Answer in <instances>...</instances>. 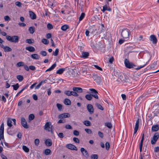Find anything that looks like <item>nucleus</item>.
I'll list each match as a JSON object with an SVG mask.
<instances>
[{"label":"nucleus","mask_w":159,"mask_h":159,"mask_svg":"<svg viewBox=\"0 0 159 159\" xmlns=\"http://www.w3.org/2000/svg\"><path fill=\"white\" fill-rule=\"evenodd\" d=\"M16 78L20 82L22 81L24 79L23 76L21 75H17Z\"/></svg>","instance_id":"obj_35"},{"label":"nucleus","mask_w":159,"mask_h":159,"mask_svg":"<svg viewBox=\"0 0 159 159\" xmlns=\"http://www.w3.org/2000/svg\"><path fill=\"white\" fill-rule=\"evenodd\" d=\"M57 106L59 110L60 111L62 109V106L61 104L59 103H57Z\"/></svg>","instance_id":"obj_51"},{"label":"nucleus","mask_w":159,"mask_h":159,"mask_svg":"<svg viewBox=\"0 0 159 159\" xmlns=\"http://www.w3.org/2000/svg\"><path fill=\"white\" fill-rule=\"evenodd\" d=\"M64 94L67 96H73L75 97H78L79 96V94L75 91H70V90H65L64 91Z\"/></svg>","instance_id":"obj_2"},{"label":"nucleus","mask_w":159,"mask_h":159,"mask_svg":"<svg viewBox=\"0 0 159 159\" xmlns=\"http://www.w3.org/2000/svg\"><path fill=\"white\" fill-rule=\"evenodd\" d=\"M98 134L99 136L101 138H102L103 137V134L102 132L99 131L98 132Z\"/></svg>","instance_id":"obj_60"},{"label":"nucleus","mask_w":159,"mask_h":159,"mask_svg":"<svg viewBox=\"0 0 159 159\" xmlns=\"http://www.w3.org/2000/svg\"><path fill=\"white\" fill-rule=\"evenodd\" d=\"M144 134H142V139H141V142H140V144H139V150H140V152H141L142 151V146H143V141L144 140Z\"/></svg>","instance_id":"obj_17"},{"label":"nucleus","mask_w":159,"mask_h":159,"mask_svg":"<svg viewBox=\"0 0 159 159\" xmlns=\"http://www.w3.org/2000/svg\"><path fill=\"white\" fill-rule=\"evenodd\" d=\"M84 124L87 126H89L91 125L90 122L88 120H85L83 122Z\"/></svg>","instance_id":"obj_36"},{"label":"nucleus","mask_w":159,"mask_h":159,"mask_svg":"<svg viewBox=\"0 0 159 159\" xmlns=\"http://www.w3.org/2000/svg\"><path fill=\"white\" fill-rule=\"evenodd\" d=\"M45 143L46 145L47 146H50L52 144V143L51 140L49 139H47L45 141Z\"/></svg>","instance_id":"obj_23"},{"label":"nucleus","mask_w":159,"mask_h":159,"mask_svg":"<svg viewBox=\"0 0 159 159\" xmlns=\"http://www.w3.org/2000/svg\"><path fill=\"white\" fill-rule=\"evenodd\" d=\"M4 123H3L0 127V135L2 137V138H4Z\"/></svg>","instance_id":"obj_16"},{"label":"nucleus","mask_w":159,"mask_h":159,"mask_svg":"<svg viewBox=\"0 0 159 159\" xmlns=\"http://www.w3.org/2000/svg\"><path fill=\"white\" fill-rule=\"evenodd\" d=\"M139 119H138L136 121L135 126L134 128V134H135L138 131L139 128Z\"/></svg>","instance_id":"obj_19"},{"label":"nucleus","mask_w":159,"mask_h":159,"mask_svg":"<svg viewBox=\"0 0 159 159\" xmlns=\"http://www.w3.org/2000/svg\"><path fill=\"white\" fill-rule=\"evenodd\" d=\"M47 27L48 29L50 30L53 28V26L51 24L49 23L47 25Z\"/></svg>","instance_id":"obj_55"},{"label":"nucleus","mask_w":159,"mask_h":159,"mask_svg":"<svg viewBox=\"0 0 159 159\" xmlns=\"http://www.w3.org/2000/svg\"><path fill=\"white\" fill-rule=\"evenodd\" d=\"M105 125L109 128L111 129L112 127V125L110 122H107L105 123Z\"/></svg>","instance_id":"obj_38"},{"label":"nucleus","mask_w":159,"mask_h":159,"mask_svg":"<svg viewBox=\"0 0 159 159\" xmlns=\"http://www.w3.org/2000/svg\"><path fill=\"white\" fill-rule=\"evenodd\" d=\"M0 156L2 159H7L6 157L2 154H1Z\"/></svg>","instance_id":"obj_64"},{"label":"nucleus","mask_w":159,"mask_h":159,"mask_svg":"<svg viewBox=\"0 0 159 159\" xmlns=\"http://www.w3.org/2000/svg\"><path fill=\"white\" fill-rule=\"evenodd\" d=\"M58 52L59 49L58 48H57L55 51L53 52V55L54 56H57L58 54Z\"/></svg>","instance_id":"obj_43"},{"label":"nucleus","mask_w":159,"mask_h":159,"mask_svg":"<svg viewBox=\"0 0 159 159\" xmlns=\"http://www.w3.org/2000/svg\"><path fill=\"white\" fill-rule=\"evenodd\" d=\"M23 150L26 152H28L29 151V149L25 146H23L22 147Z\"/></svg>","instance_id":"obj_39"},{"label":"nucleus","mask_w":159,"mask_h":159,"mask_svg":"<svg viewBox=\"0 0 159 159\" xmlns=\"http://www.w3.org/2000/svg\"><path fill=\"white\" fill-rule=\"evenodd\" d=\"M129 30L127 29L122 30L121 35L124 38L126 39L129 37Z\"/></svg>","instance_id":"obj_4"},{"label":"nucleus","mask_w":159,"mask_h":159,"mask_svg":"<svg viewBox=\"0 0 159 159\" xmlns=\"http://www.w3.org/2000/svg\"><path fill=\"white\" fill-rule=\"evenodd\" d=\"M98 156L97 154H92L91 156V159H98Z\"/></svg>","instance_id":"obj_45"},{"label":"nucleus","mask_w":159,"mask_h":159,"mask_svg":"<svg viewBox=\"0 0 159 159\" xmlns=\"http://www.w3.org/2000/svg\"><path fill=\"white\" fill-rule=\"evenodd\" d=\"M39 143V139H36L34 140V143L36 145L38 146Z\"/></svg>","instance_id":"obj_53"},{"label":"nucleus","mask_w":159,"mask_h":159,"mask_svg":"<svg viewBox=\"0 0 159 159\" xmlns=\"http://www.w3.org/2000/svg\"><path fill=\"white\" fill-rule=\"evenodd\" d=\"M87 109L90 114L93 113L94 112V109L93 106L91 104H88L87 106Z\"/></svg>","instance_id":"obj_8"},{"label":"nucleus","mask_w":159,"mask_h":159,"mask_svg":"<svg viewBox=\"0 0 159 159\" xmlns=\"http://www.w3.org/2000/svg\"><path fill=\"white\" fill-rule=\"evenodd\" d=\"M94 66L97 69L102 71V68L96 65H94Z\"/></svg>","instance_id":"obj_63"},{"label":"nucleus","mask_w":159,"mask_h":159,"mask_svg":"<svg viewBox=\"0 0 159 159\" xmlns=\"http://www.w3.org/2000/svg\"><path fill=\"white\" fill-rule=\"evenodd\" d=\"M65 128L68 129H72V127L70 125H67L65 126Z\"/></svg>","instance_id":"obj_59"},{"label":"nucleus","mask_w":159,"mask_h":159,"mask_svg":"<svg viewBox=\"0 0 159 159\" xmlns=\"http://www.w3.org/2000/svg\"><path fill=\"white\" fill-rule=\"evenodd\" d=\"M159 127L158 125H153L152 127V131L153 132L157 131L159 130Z\"/></svg>","instance_id":"obj_20"},{"label":"nucleus","mask_w":159,"mask_h":159,"mask_svg":"<svg viewBox=\"0 0 159 159\" xmlns=\"http://www.w3.org/2000/svg\"><path fill=\"white\" fill-rule=\"evenodd\" d=\"M29 31L30 34H33L35 31V28L33 26L30 27L29 29Z\"/></svg>","instance_id":"obj_31"},{"label":"nucleus","mask_w":159,"mask_h":159,"mask_svg":"<svg viewBox=\"0 0 159 159\" xmlns=\"http://www.w3.org/2000/svg\"><path fill=\"white\" fill-rule=\"evenodd\" d=\"M96 106L97 107V108L98 109H99L101 110H103V107L100 104L98 103H96Z\"/></svg>","instance_id":"obj_42"},{"label":"nucleus","mask_w":159,"mask_h":159,"mask_svg":"<svg viewBox=\"0 0 159 159\" xmlns=\"http://www.w3.org/2000/svg\"><path fill=\"white\" fill-rule=\"evenodd\" d=\"M44 129L48 131L49 132H52V126L51 123L50 122H48L46 123L44 126Z\"/></svg>","instance_id":"obj_3"},{"label":"nucleus","mask_w":159,"mask_h":159,"mask_svg":"<svg viewBox=\"0 0 159 159\" xmlns=\"http://www.w3.org/2000/svg\"><path fill=\"white\" fill-rule=\"evenodd\" d=\"M80 151L83 155L86 158L89 157V155L87 151L83 148L80 149Z\"/></svg>","instance_id":"obj_12"},{"label":"nucleus","mask_w":159,"mask_h":159,"mask_svg":"<svg viewBox=\"0 0 159 159\" xmlns=\"http://www.w3.org/2000/svg\"><path fill=\"white\" fill-rule=\"evenodd\" d=\"M7 39L12 43H18L19 40V37L17 35H14L12 36L7 35L6 37Z\"/></svg>","instance_id":"obj_1"},{"label":"nucleus","mask_w":159,"mask_h":159,"mask_svg":"<svg viewBox=\"0 0 159 159\" xmlns=\"http://www.w3.org/2000/svg\"><path fill=\"white\" fill-rule=\"evenodd\" d=\"M64 103L66 105H70L71 104V101L69 99L66 98L64 100Z\"/></svg>","instance_id":"obj_25"},{"label":"nucleus","mask_w":159,"mask_h":159,"mask_svg":"<svg viewBox=\"0 0 159 159\" xmlns=\"http://www.w3.org/2000/svg\"><path fill=\"white\" fill-rule=\"evenodd\" d=\"M85 98L88 100L90 101L92 100L93 97L91 94H87L85 96Z\"/></svg>","instance_id":"obj_29"},{"label":"nucleus","mask_w":159,"mask_h":159,"mask_svg":"<svg viewBox=\"0 0 159 159\" xmlns=\"http://www.w3.org/2000/svg\"><path fill=\"white\" fill-rule=\"evenodd\" d=\"M72 90L77 93H82L83 92V89L80 87H74L72 88Z\"/></svg>","instance_id":"obj_14"},{"label":"nucleus","mask_w":159,"mask_h":159,"mask_svg":"<svg viewBox=\"0 0 159 159\" xmlns=\"http://www.w3.org/2000/svg\"><path fill=\"white\" fill-rule=\"evenodd\" d=\"M85 131L88 134H91L92 133V130L90 129H85Z\"/></svg>","instance_id":"obj_52"},{"label":"nucleus","mask_w":159,"mask_h":159,"mask_svg":"<svg viewBox=\"0 0 159 159\" xmlns=\"http://www.w3.org/2000/svg\"><path fill=\"white\" fill-rule=\"evenodd\" d=\"M14 90H16L19 87V85L18 83H17L15 85H13L12 86Z\"/></svg>","instance_id":"obj_41"},{"label":"nucleus","mask_w":159,"mask_h":159,"mask_svg":"<svg viewBox=\"0 0 159 159\" xmlns=\"http://www.w3.org/2000/svg\"><path fill=\"white\" fill-rule=\"evenodd\" d=\"M34 118V116L33 114H30L29 116V118L30 120H33Z\"/></svg>","instance_id":"obj_47"},{"label":"nucleus","mask_w":159,"mask_h":159,"mask_svg":"<svg viewBox=\"0 0 159 159\" xmlns=\"http://www.w3.org/2000/svg\"><path fill=\"white\" fill-rule=\"evenodd\" d=\"M89 56V53L88 52H83L82 53V57H87Z\"/></svg>","instance_id":"obj_27"},{"label":"nucleus","mask_w":159,"mask_h":159,"mask_svg":"<svg viewBox=\"0 0 159 159\" xmlns=\"http://www.w3.org/2000/svg\"><path fill=\"white\" fill-rule=\"evenodd\" d=\"M56 64L55 63L54 64H53L52 66L49 68L47 69L45 72H47L48 71H50L52 70L53 69H54V68L56 66Z\"/></svg>","instance_id":"obj_26"},{"label":"nucleus","mask_w":159,"mask_h":159,"mask_svg":"<svg viewBox=\"0 0 159 159\" xmlns=\"http://www.w3.org/2000/svg\"><path fill=\"white\" fill-rule=\"evenodd\" d=\"M26 49L30 52H33L35 51L34 48L32 46L26 47Z\"/></svg>","instance_id":"obj_22"},{"label":"nucleus","mask_w":159,"mask_h":159,"mask_svg":"<svg viewBox=\"0 0 159 159\" xmlns=\"http://www.w3.org/2000/svg\"><path fill=\"white\" fill-rule=\"evenodd\" d=\"M29 15L30 17L33 20L35 19L36 18V16L35 13L31 11H29Z\"/></svg>","instance_id":"obj_18"},{"label":"nucleus","mask_w":159,"mask_h":159,"mask_svg":"<svg viewBox=\"0 0 159 159\" xmlns=\"http://www.w3.org/2000/svg\"><path fill=\"white\" fill-rule=\"evenodd\" d=\"M106 148L107 150H108L110 148V144L109 142H107L105 144Z\"/></svg>","instance_id":"obj_49"},{"label":"nucleus","mask_w":159,"mask_h":159,"mask_svg":"<svg viewBox=\"0 0 159 159\" xmlns=\"http://www.w3.org/2000/svg\"><path fill=\"white\" fill-rule=\"evenodd\" d=\"M69 28V25H66L62 26L61 28V29L63 31H66L67 29Z\"/></svg>","instance_id":"obj_30"},{"label":"nucleus","mask_w":159,"mask_h":159,"mask_svg":"<svg viewBox=\"0 0 159 159\" xmlns=\"http://www.w3.org/2000/svg\"><path fill=\"white\" fill-rule=\"evenodd\" d=\"M34 42V40L33 39H28L26 40V43L29 44L33 43Z\"/></svg>","instance_id":"obj_34"},{"label":"nucleus","mask_w":159,"mask_h":159,"mask_svg":"<svg viewBox=\"0 0 159 159\" xmlns=\"http://www.w3.org/2000/svg\"><path fill=\"white\" fill-rule=\"evenodd\" d=\"M40 54L43 56H45L47 55V53L45 51H41L40 52Z\"/></svg>","instance_id":"obj_56"},{"label":"nucleus","mask_w":159,"mask_h":159,"mask_svg":"<svg viewBox=\"0 0 159 159\" xmlns=\"http://www.w3.org/2000/svg\"><path fill=\"white\" fill-rule=\"evenodd\" d=\"M89 90L91 91V95L92 97H93L97 99L98 98V93L96 89H90Z\"/></svg>","instance_id":"obj_6"},{"label":"nucleus","mask_w":159,"mask_h":159,"mask_svg":"<svg viewBox=\"0 0 159 159\" xmlns=\"http://www.w3.org/2000/svg\"><path fill=\"white\" fill-rule=\"evenodd\" d=\"M73 134L74 135L77 136L79 135V132L77 130H75L73 131Z\"/></svg>","instance_id":"obj_58"},{"label":"nucleus","mask_w":159,"mask_h":159,"mask_svg":"<svg viewBox=\"0 0 159 159\" xmlns=\"http://www.w3.org/2000/svg\"><path fill=\"white\" fill-rule=\"evenodd\" d=\"M4 50L5 52H8L11 51L12 49L8 46H6L4 48Z\"/></svg>","instance_id":"obj_32"},{"label":"nucleus","mask_w":159,"mask_h":159,"mask_svg":"<svg viewBox=\"0 0 159 159\" xmlns=\"http://www.w3.org/2000/svg\"><path fill=\"white\" fill-rule=\"evenodd\" d=\"M70 116V115L69 113H65L61 114L58 116L59 118H65L69 117Z\"/></svg>","instance_id":"obj_13"},{"label":"nucleus","mask_w":159,"mask_h":159,"mask_svg":"<svg viewBox=\"0 0 159 159\" xmlns=\"http://www.w3.org/2000/svg\"><path fill=\"white\" fill-rule=\"evenodd\" d=\"M93 79L95 82L98 84H100L101 81V79L100 77L97 75H93Z\"/></svg>","instance_id":"obj_11"},{"label":"nucleus","mask_w":159,"mask_h":159,"mask_svg":"<svg viewBox=\"0 0 159 159\" xmlns=\"http://www.w3.org/2000/svg\"><path fill=\"white\" fill-rule=\"evenodd\" d=\"M125 66L128 68H131L135 66L132 63L130 62L129 60L126 59L125 60Z\"/></svg>","instance_id":"obj_7"},{"label":"nucleus","mask_w":159,"mask_h":159,"mask_svg":"<svg viewBox=\"0 0 159 159\" xmlns=\"http://www.w3.org/2000/svg\"><path fill=\"white\" fill-rule=\"evenodd\" d=\"M154 151L155 152H159V147H157L154 148Z\"/></svg>","instance_id":"obj_62"},{"label":"nucleus","mask_w":159,"mask_h":159,"mask_svg":"<svg viewBox=\"0 0 159 159\" xmlns=\"http://www.w3.org/2000/svg\"><path fill=\"white\" fill-rule=\"evenodd\" d=\"M31 57L35 59H39V57L37 54H33L31 55Z\"/></svg>","instance_id":"obj_24"},{"label":"nucleus","mask_w":159,"mask_h":159,"mask_svg":"<svg viewBox=\"0 0 159 159\" xmlns=\"http://www.w3.org/2000/svg\"><path fill=\"white\" fill-rule=\"evenodd\" d=\"M42 42L45 44H48L49 43V41L45 39H42Z\"/></svg>","instance_id":"obj_37"},{"label":"nucleus","mask_w":159,"mask_h":159,"mask_svg":"<svg viewBox=\"0 0 159 159\" xmlns=\"http://www.w3.org/2000/svg\"><path fill=\"white\" fill-rule=\"evenodd\" d=\"M159 138V134L158 132L156 133L151 139V144H155Z\"/></svg>","instance_id":"obj_5"},{"label":"nucleus","mask_w":159,"mask_h":159,"mask_svg":"<svg viewBox=\"0 0 159 159\" xmlns=\"http://www.w3.org/2000/svg\"><path fill=\"white\" fill-rule=\"evenodd\" d=\"M66 147L68 148L71 150H75L76 151L77 150V147L74 145L71 144H67Z\"/></svg>","instance_id":"obj_10"},{"label":"nucleus","mask_w":159,"mask_h":159,"mask_svg":"<svg viewBox=\"0 0 159 159\" xmlns=\"http://www.w3.org/2000/svg\"><path fill=\"white\" fill-rule=\"evenodd\" d=\"M150 40L152 41V43L154 44H156L157 42V39L156 36L154 35H152L150 37Z\"/></svg>","instance_id":"obj_15"},{"label":"nucleus","mask_w":159,"mask_h":159,"mask_svg":"<svg viewBox=\"0 0 159 159\" xmlns=\"http://www.w3.org/2000/svg\"><path fill=\"white\" fill-rule=\"evenodd\" d=\"M23 66H24V63L22 61L18 62L16 64V66L18 67Z\"/></svg>","instance_id":"obj_44"},{"label":"nucleus","mask_w":159,"mask_h":159,"mask_svg":"<svg viewBox=\"0 0 159 159\" xmlns=\"http://www.w3.org/2000/svg\"><path fill=\"white\" fill-rule=\"evenodd\" d=\"M65 70V68H60L56 72V73L59 74H61Z\"/></svg>","instance_id":"obj_28"},{"label":"nucleus","mask_w":159,"mask_h":159,"mask_svg":"<svg viewBox=\"0 0 159 159\" xmlns=\"http://www.w3.org/2000/svg\"><path fill=\"white\" fill-rule=\"evenodd\" d=\"M21 124L25 128L27 129L29 128V126L27 124V122L25 119L24 118H22L21 119Z\"/></svg>","instance_id":"obj_9"},{"label":"nucleus","mask_w":159,"mask_h":159,"mask_svg":"<svg viewBox=\"0 0 159 159\" xmlns=\"http://www.w3.org/2000/svg\"><path fill=\"white\" fill-rule=\"evenodd\" d=\"M4 19L6 21H8L11 20L10 18L8 16H4Z\"/></svg>","instance_id":"obj_57"},{"label":"nucleus","mask_w":159,"mask_h":159,"mask_svg":"<svg viewBox=\"0 0 159 159\" xmlns=\"http://www.w3.org/2000/svg\"><path fill=\"white\" fill-rule=\"evenodd\" d=\"M7 122V125L9 127H11L12 126V125L11 124L12 121L10 118L8 119Z\"/></svg>","instance_id":"obj_33"},{"label":"nucleus","mask_w":159,"mask_h":159,"mask_svg":"<svg viewBox=\"0 0 159 159\" xmlns=\"http://www.w3.org/2000/svg\"><path fill=\"white\" fill-rule=\"evenodd\" d=\"M15 5L19 7H21L22 3L19 1H16L15 2Z\"/></svg>","instance_id":"obj_48"},{"label":"nucleus","mask_w":159,"mask_h":159,"mask_svg":"<svg viewBox=\"0 0 159 159\" xmlns=\"http://www.w3.org/2000/svg\"><path fill=\"white\" fill-rule=\"evenodd\" d=\"M51 152V150L49 149H47L44 151V153L46 155H48L50 154Z\"/></svg>","instance_id":"obj_40"},{"label":"nucleus","mask_w":159,"mask_h":159,"mask_svg":"<svg viewBox=\"0 0 159 159\" xmlns=\"http://www.w3.org/2000/svg\"><path fill=\"white\" fill-rule=\"evenodd\" d=\"M85 14L84 13H82L80 16L79 20L80 21L85 16Z\"/></svg>","instance_id":"obj_46"},{"label":"nucleus","mask_w":159,"mask_h":159,"mask_svg":"<svg viewBox=\"0 0 159 159\" xmlns=\"http://www.w3.org/2000/svg\"><path fill=\"white\" fill-rule=\"evenodd\" d=\"M119 80L122 82H127V79L125 76L120 75L119 77Z\"/></svg>","instance_id":"obj_21"},{"label":"nucleus","mask_w":159,"mask_h":159,"mask_svg":"<svg viewBox=\"0 0 159 159\" xmlns=\"http://www.w3.org/2000/svg\"><path fill=\"white\" fill-rule=\"evenodd\" d=\"M58 136L59 138L61 139L63 138L64 137V134L62 133H59L58 134Z\"/></svg>","instance_id":"obj_61"},{"label":"nucleus","mask_w":159,"mask_h":159,"mask_svg":"<svg viewBox=\"0 0 159 159\" xmlns=\"http://www.w3.org/2000/svg\"><path fill=\"white\" fill-rule=\"evenodd\" d=\"M73 140L76 143H79L80 141L79 139L77 138L74 137L73 139Z\"/></svg>","instance_id":"obj_50"},{"label":"nucleus","mask_w":159,"mask_h":159,"mask_svg":"<svg viewBox=\"0 0 159 159\" xmlns=\"http://www.w3.org/2000/svg\"><path fill=\"white\" fill-rule=\"evenodd\" d=\"M108 6L107 5H105L103 7V9L102 10V11L104 12L105 11L107 10Z\"/></svg>","instance_id":"obj_54"}]
</instances>
